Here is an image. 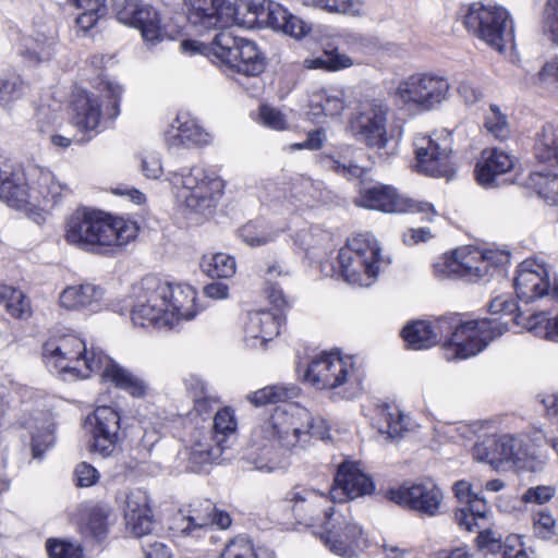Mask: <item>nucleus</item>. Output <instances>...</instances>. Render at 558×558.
Returning <instances> with one entry per match:
<instances>
[{"label":"nucleus","mask_w":558,"mask_h":558,"mask_svg":"<svg viewBox=\"0 0 558 558\" xmlns=\"http://www.w3.org/2000/svg\"><path fill=\"white\" fill-rule=\"evenodd\" d=\"M312 437L322 440L329 437L324 420L312 418L310 412L298 404L277 407L254 427L244 460L259 472L284 471Z\"/></svg>","instance_id":"f257e3e1"},{"label":"nucleus","mask_w":558,"mask_h":558,"mask_svg":"<svg viewBox=\"0 0 558 558\" xmlns=\"http://www.w3.org/2000/svg\"><path fill=\"white\" fill-rule=\"evenodd\" d=\"M43 360L50 372L66 381L99 374L102 381L134 398H144L150 390L142 377L121 366L100 349H88L84 339L73 332L52 335L43 345Z\"/></svg>","instance_id":"f03ea898"},{"label":"nucleus","mask_w":558,"mask_h":558,"mask_svg":"<svg viewBox=\"0 0 558 558\" xmlns=\"http://www.w3.org/2000/svg\"><path fill=\"white\" fill-rule=\"evenodd\" d=\"M196 296L195 289L189 284L146 276L131 289V320L137 327L170 329L197 315Z\"/></svg>","instance_id":"7ed1b4c3"},{"label":"nucleus","mask_w":558,"mask_h":558,"mask_svg":"<svg viewBox=\"0 0 558 558\" xmlns=\"http://www.w3.org/2000/svg\"><path fill=\"white\" fill-rule=\"evenodd\" d=\"M299 377L316 390L340 399H354L364 390L365 371L352 355L323 352L306 365L298 366Z\"/></svg>","instance_id":"20e7f679"},{"label":"nucleus","mask_w":558,"mask_h":558,"mask_svg":"<svg viewBox=\"0 0 558 558\" xmlns=\"http://www.w3.org/2000/svg\"><path fill=\"white\" fill-rule=\"evenodd\" d=\"M430 324L436 336V344L444 341L442 353L447 361L465 360L476 355L507 329V323L499 319L460 324L453 316H444Z\"/></svg>","instance_id":"39448f33"},{"label":"nucleus","mask_w":558,"mask_h":558,"mask_svg":"<svg viewBox=\"0 0 558 558\" xmlns=\"http://www.w3.org/2000/svg\"><path fill=\"white\" fill-rule=\"evenodd\" d=\"M180 47L184 53L213 58L227 70L245 76H257L265 69V59L256 44L231 32H219L210 44L185 39Z\"/></svg>","instance_id":"423d86ee"},{"label":"nucleus","mask_w":558,"mask_h":558,"mask_svg":"<svg viewBox=\"0 0 558 558\" xmlns=\"http://www.w3.org/2000/svg\"><path fill=\"white\" fill-rule=\"evenodd\" d=\"M166 181L172 186L178 203L204 217L213 214L225 190L223 180L215 171L199 166L170 171Z\"/></svg>","instance_id":"0eeeda50"},{"label":"nucleus","mask_w":558,"mask_h":558,"mask_svg":"<svg viewBox=\"0 0 558 558\" xmlns=\"http://www.w3.org/2000/svg\"><path fill=\"white\" fill-rule=\"evenodd\" d=\"M508 259L509 255L502 251L465 245L440 256L434 264V272L439 278L476 281L493 275Z\"/></svg>","instance_id":"6e6552de"},{"label":"nucleus","mask_w":558,"mask_h":558,"mask_svg":"<svg viewBox=\"0 0 558 558\" xmlns=\"http://www.w3.org/2000/svg\"><path fill=\"white\" fill-rule=\"evenodd\" d=\"M342 278L352 286L371 287L385 264L380 246L371 233H359L348 239L338 254Z\"/></svg>","instance_id":"1a4fd4ad"},{"label":"nucleus","mask_w":558,"mask_h":558,"mask_svg":"<svg viewBox=\"0 0 558 558\" xmlns=\"http://www.w3.org/2000/svg\"><path fill=\"white\" fill-rule=\"evenodd\" d=\"M98 92L106 98L102 108L100 97L87 90H78L73 100V122L84 133L96 135L106 121H113L120 114L123 86L109 78H102L97 85Z\"/></svg>","instance_id":"9d476101"},{"label":"nucleus","mask_w":558,"mask_h":558,"mask_svg":"<svg viewBox=\"0 0 558 558\" xmlns=\"http://www.w3.org/2000/svg\"><path fill=\"white\" fill-rule=\"evenodd\" d=\"M463 23L469 32L499 52L513 38L512 20L500 5L472 3L466 9Z\"/></svg>","instance_id":"9b49d317"},{"label":"nucleus","mask_w":558,"mask_h":558,"mask_svg":"<svg viewBox=\"0 0 558 558\" xmlns=\"http://www.w3.org/2000/svg\"><path fill=\"white\" fill-rule=\"evenodd\" d=\"M450 83L435 72H415L401 80L393 96L403 106L429 111L448 99Z\"/></svg>","instance_id":"f8f14e48"},{"label":"nucleus","mask_w":558,"mask_h":558,"mask_svg":"<svg viewBox=\"0 0 558 558\" xmlns=\"http://www.w3.org/2000/svg\"><path fill=\"white\" fill-rule=\"evenodd\" d=\"M138 230L137 223L131 219L96 210L86 253L116 256L136 239Z\"/></svg>","instance_id":"ddd939ff"},{"label":"nucleus","mask_w":558,"mask_h":558,"mask_svg":"<svg viewBox=\"0 0 558 558\" xmlns=\"http://www.w3.org/2000/svg\"><path fill=\"white\" fill-rule=\"evenodd\" d=\"M324 527L320 539L332 554L353 558L362 551L366 542L364 531L353 518L348 504L340 502L333 512L330 511Z\"/></svg>","instance_id":"4468645a"},{"label":"nucleus","mask_w":558,"mask_h":558,"mask_svg":"<svg viewBox=\"0 0 558 558\" xmlns=\"http://www.w3.org/2000/svg\"><path fill=\"white\" fill-rule=\"evenodd\" d=\"M414 169L434 178L450 179L454 174L452 162V140L447 131L416 134L413 140Z\"/></svg>","instance_id":"2eb2a0df"},{"label":"nucleus","mask_w":558,"mask_h":558,"mask_svg":"<svg viewBox=\"0 0 558 558\" xmlns=\"http://www.w3.org/2000/svg\"><path fill=\"white\" fill-rule=\"evenodd\" d=\"M354 204L386 214L416 213L423 215V219L427 221H432L433 217L437 215L433 204L410 198L399 194L393 186L384 184L362 189L355 197Z\"/></svg>","instance_id":"dca6fc26"},{"label":"nucleus","mask_w":558,"mask_h":558,"mask_svg":"<svg viewBox=\"0 0 558 558\" xmlns=\"http://www.w3.org/2000/svg\"><path fill=\"white\" fill-rule=\"evenodd\" d=\"M386 497L396 505L422 517L433 518L442 513L444 492L432 478L391 487L387 490Z\"/></svg>","instance_id":"f3484780"},{"label":"nucleus","mask_w":558,"mask_h":558,"mask_svg":"<svg viewBox=\"0 0 558 558\" xmlns=\"http://www.w3.org/2000/svg\"><path fill=\"white\" fill-rule=\"evenodd\" d=\"M114 12L121 24L138 29L144 43L149 47L172 39L160 12L142 0H124L117 4Z\"/></svg>","instance_id":"a211bd4d"},{"label":"nucleus","mask_w":558,"mask_h":558,"mask_svg":"<svg viewBox=\"0 0 558 558\" xmlns=\"http://www.w3.org/2000/svg\"><path fill=\"white\" fill-rule=\"evenodd\" d=\"M517 296L525 303L542 298L558 301V277L551 278V268L536 258L523 260L513 280Z\"/></svg>","instance_id":"6ab92c4d"},{"label":"nucleus","mask_w":558,"mask_h":558,"mask_svg":"<svg viewBox=\"0 0 558 558\" xmlns=\"http://www.w3.org/2000/svg\"><path fill=\"white\" fill-rule=\"evenodd\" d=\"M388 107L380 100L362 102L349 121V130L368 147L384 149L388 144Z\"/></svg>","instance_id":"aec40b11"},{"label":"nucleus","mask_w":558,"mask_h":558,"mask_svg":"<svg viewBox=\"0 0 558 558\" xmlns=\"http://www.w3.org/2000/svg\"><path fill=\"white\" fill-rule=\"evenodd\" d=\"M544 435L537 432L534 437L498 435L500 468L505 464L518 471L537 472L546 464V457L536 453L535 446Z\"/></svg>","instance_id":"412c9836"},{"label":"nucleus","mask_w":558,"mask_h":558,"mask_svg":"<svg viewBox=\"0 0 558 558\" xmlns=\"http://www.w3.org/2000/svg\"><path fill=\"white\" fill-rule=\"evenodd\" d=\"M295 520L305 525L323 524L328 521V514L338 508L337 500L318 489L295 486L288 497Z\"/></svg>","instance_id":"4be33fe9"},{"label":"nucleus","mask_w":558,"mask_h":558,"mask_svg":"<svg viewBox=\"0 0 558 558\" xmlns=\"http://www.w3.org/2000/svg\"><path fill=\"white\" fill-rule=\"evenodd\" d=\"M87 420L92 426L90 451L102 458L113 457L122 440L120 413L111 407L104 405L98 407Z\"/></svg>","instance_id":"5701e85b"},{"label":"nucleus","mask_w":558,"mask_h":558,"mask_svg":"<svg viewBox=\"0 0 558 558\" xmlns=\"http://www.w3.org/2000/svg\"><path fill=\"white\" fill-rule=\"evenodd\" d=\"M110 305L105 288L89 281L69 284L58 296V306L66 312L98 314Z\"/></svg>","instance_id":"b1692460"},{"label":"nucleus","mask_w":558,"mask_h":558,"mask_svg":"<svg viewBox=\"0 0 558 558\" xmlns=\"http://www.w3.org/2000/svg\"><path fill=\"white\" fill-rule=\"evenodd\" d=\"M187 21L197 32L221 31L231 27L233 14L230 0H182Z\"/></svg>","instance_id":"393cba45"},{"label":"nucleus","mask_w":558,"mask_h":558,"mask_svg":"<svg viewBox=\"0 0 558 558\" xmlns=\"http://www.w3.org/2000/svg\"><path fill=\"white\" fill-rule=\"evenodd\" d=\"M168 149L201 148L214 142V135L189 112H180L163 132Z\"/></svg>","instance_id":"a878e982"},{"label":"nucleus","mask_w":558,"mask_h":558,"mask_svg":"<svg viewBox=\"0 0 558 558\" xmlns=\"http://www.w3.org/2000/svg\"><path fill=\"white\" fill-rule=\"evenodd\" d=\"M374 489L372 478L359 462L344 461L338 466L331 488L332 498L337 504H348V500L369 495Z\"/></svg>","instance_id":"bb28decb"},{"label":"nucleus","mask_w":558,"mask_h":558,"mask_svg":"<svg viewBox=\"0 0 558 558\" xmlns=\"http://www.w3.org/2000/svg\"><path fill=\"white\" fill-rule=\"evenodd\" d=\"M225 448L211 430L198 428L192 433L181 458L186 463V470L198 473L205 465L218 460Z\"/></svg>","instance_id":"cd10ccee"},{"label":"nucleus","mask_w":558,"mask_h":558,"mask_svg":"<svg viewBox=\"0 0 558 558\" xmlns=\"http://www.w3.org/2000/svg\"><path fill=\"white\" fill-rule=\"evenodd\" d=\"M284 324L282 314L266 310L248 312L244 322V341L247 347L258 348L271 341L280 333Z\"/></svg>","instance_id":"c85d7f7f"},{"label":"nucleus","mask_w":558,"mask_h":558,"mask_svg":"<svg viewBox=\"0 0 558 558\" xmlns=\"http://www.w3.org/2000/svg\"><path fill=\"white\" fill-rule=\"evenodd\" d=\"M123 514L126 529L136 537L149 534L154 526L150 498L146 490L134 488L124 500Z\"/></svg>","instance_id":"c756f323"},{"label":"nucleus","mask_w":558,"mask_h":558,"mask_svg":"<svg viewBox=\"0 0 558 558\" xmlns=\"http://www.w3.org/2000/svg\"><path fill=\"white\" fill-rule=\"evenodd\" d=\"M514 166L513 158L498 148H485L475 166L478 184L485 189L496 186L497 179L509 172Z\"/></svg>","instance_id":"7c9ffc66"},{"label":"nucleus","mask_w":558,"mask_h":558,"mask_svg":"<svg viewBox=\"0 0 558 558\" xmlns=\"http://www.w3.org/2000/svg\"><path fill=\"white\" fill-rule=\"evenodd\" d=\"M57 36L54 32L35 35H22L17 44L19 54L28 64H38L48 61L56 52Z\"/></svg>","instance_id":"2f4dec72"},{"label":"nucleus","mask_w":558,"mask_h":558,"mask_svg":"<svg viewBox=\"0 0 558 558\" xmlns=\"http://www.w3.org/2000/svg\"><path fill=\"white\" fill-rule=\"evenodd\" d=\"M95 215L96 210L80 208L66 218L64 222V240L69 245L87 252Z\"/></svg>","instance_id":"473e14b6"},{"label":"nucleus","mask_w":558,"mask_h":558,"mask_svg":"<svg viewBox=\"0 0 558 558\" xmlns=\"http://www.w3.org/2000/svg\"><path fill=\"white\" fill-rule=\"evenodd\" d=\"M180 529L184 534H191L196 530H206L216 524L220 529H227L231 524V518L228 513L217 511L215 507L206 501L203 509H192L190 514L181 517Z\"/></svg>","instance_id":"72a5a7b5"},{"label":"nucleus","mask_w":558,"mask_h":558,"mask_svg":"<svg viewBox=\"0 0 558 558\" xmlns=\"http://www.w3.org/2000/svg\"><path fill=\"white\" fill-rule=\"evenodd\" d=\"M308 108V113L315 119L338 117L345 109L344 92L338 87L314 92L310 96Z\"/></svg>","instance_id":"f704fd0d"},{"label":"nucleus","mask_w":558,"mask_h":558,"mask_svg":"<svg viewBox=\"0 0 558 558\" xmlns=\"http://www.w3.org/2000/svg\"><path fill=\"white\" fill-rule=\"evenodd\" d=\"M409 417L396 405L383 404L375 410L374 426L387 440H396L408 429Z\"/></svg>","instance_id":"c9c22d12"},{"label":"nucleus","mask_w":558,"mask_h":558,"mask_svg":"<svg viewBox=\"0 0 558 558\" xmlns=\"http://www.w3.org/2000/svg\"><path fill=\"white\" fill-rule=\"evenodd\" d=\"M364 156L363 149L347 146L342 148L338 158H329V168L348 180L361 179L369 171L367 166L361 163Z\"/></svg>","instance_id":"e433bc0d"},{"label":"nucleus","mask_w":558,"mask_h":558,"mask_svg":"<svg viewBox=\"0 0 558 558\" xmlns=\"http://www.w3.org/2000/svg\"><path fill=\"white\" fill-rule=\"evenodd\" d=\"M303 7L330 15L361 17L366 14L363 0H301Z\"/></svg>","instance_id":"4c0bfd02"},{"label":"nucleus","mask_w":558,"mask_h":558,"mask_svg":"<svg viewBox=\"0 0 558 558\" xmlns=\"http://www.w3.org/2000/svg\"><path fill=\"white\" fill-rule=\"evenodd\" d=\"M81 12L76 16L77 28L84 33L96 27L108 13L112 0H70Z\"/></svg>","instance_id":"58836bf2"},{"label":"nucleus","mask_w":558,"mask_h":558,"mask_svg":"<svg viewBox=\"0 0 558 558\" xmlns=\"http://www.w3.org/2000/svg\"><path fill=\"white\" fill-rule=\"evenodd\" d=\"M111 508L105 504L87 506L84 509L82 531L97 541L107 536Z\"/></svg>","instance_id":"ea45409f"},{"label":"nucleus","mask_w":558,"mask_h":558,"mask_svg":"<svg viewBox=\"0 0 558 558\" xmlns=\"http://www.w3.org/2000/svg\"><path fill=\"white\" fill-rule=\"evenodd\" d=\"M0 306L16 319H28L32 316L31 300L22 290L12 286L0 284Z\"/></svg>","instance_id":"a19ab883"},{"label":"nucleus","mask_w":558,"mask_h":558,"mask_svg":"<svg viewBox=\"0 0 558 558\" xmlns=\"http://www.w3.org/2000/svg\"><path fill=\"white\" fill-rule=\"evenodd\" d=\"M267 0H238L232 2L231 26L253 28L260 24Z\"/></svg>","instance_id":"79ce46f5"},{"label":"nucleus","mask_w":558,"mask_h":558,"mask_svg":"<svg viewBox=\"0 0 558 558\" xmlns=\"http://www.w3.org/2000/svg\"><path fill=\"white\" fill-rule=\"evenodd\" d=\"M354 64L353 59L340 52L337 48L325 49L317 57H308L303 60V65L307 70H322L326 72H337Z\"/></svg>","instance_id":"37998d69"},{"label":"nucleus","mask_w":558,"mask_h":558,"mask_svg":"<svg viewBox=\"0 0 558 558\" xmlns=\"http://www.w3.org/2000/svg\"><path fill=\"white\" fill-rule=\"evenodd\" d=\"M402 337L409 348L413 350L428 349L436 344L433 326L427 320H416L402 329Z\"/></svg>","instance_id":"c03bdc74"},{"label":"nucleus","mask_w":558,"mask_h":558,"mask_svg":"<svg viewBox=\"0 0 558 558\" xmlns=\"http://www.w3.org/2000/svg\"><path fill=\"white\" fill-rule=\"evenodd\" d=\"M530 185L549 205H558V174L537 169L530 175Z\"/></svg>","instance_id":"a18cd8bd"},{"label":"nucleus","mask_w":558,"mask_h":558,"mask_svg":"<svg viewBox=\"0 0 558 558\" xmlns=\"http://www.w3.org/2000/svg\"><path fill=\"white\" fill-rule=\"evenodd\" d=\"M299 389L291 386L274 385L251 392L246 396V400L255 407H262L269 403L286 402L298 397Z\"/></svg>","instance_id":"49530a36"},{"label":"nucleus","mask_w":558,"mask_h":558,"mask_svg":"<svg viewBox=\"0 0 558 558\" xmlns=\"http://www.w3.org/2000/svg\"><path fill=\"white\" fill-rule=\"evenodd\" d=\"M201 268L211 278H230L235 274V259L226 253H207L202 257Z\"/></svg>","instance_id":"de8ad7c7"},{"label":"nucleus","mask_w":558,"mask_h":558,"mask_svg":"<svg viewBox=\"0 0 558 558\" xmlns=\"http://www.w3.org/2000/svg\"><path fill=\"white\" fill-rule=\"evenodd\" d=\"M282 231L262 222H248L239 229V236L246 245L256 247L272 242Z\"/></svg>","instance_id":"09e8293b"},{"label":"nucleus","mask_w":558,"mask_h":558,"mask_svg":"<svg viewBox=\"0 0 558 558\" xmlns=\"http://www.w3.org/2000/svg\"><path fill=\"white\" fill-rule=\"evenodd\" d=\"M220 558H276L272 550L266 547L254 548L250 539L235 537L230 541L220 554Z\"/></svg>","instance_id":"8fccbe9b"},{"label":"nucleus","mask_w":558,"mask_h":558,"mask_svg":"<svg viewBox=\"0 0 558 558\" xmlns=\"http://www.w3.org/2000/svg\"><path fill=\"white\" fill-rule=\"evenodd\" d=\"M535 155L539 162L558 165V129L553 125L543 128L536 140Z\"/></svg>","instance_id":"3c124183"},{"label":"nucleus","mask_w":558,"mask_h":558,"mask_svg":"<svg viewBox=\"0 0 558 558\" xmlns=\"http://www.w3.org/2000/svg\"><path fill=\"white\" fill-rule=\"evenodd\" d=\"M238 418L235 411L231 407L219 409L214 416L211 433L226 446L228 440L236 434Z\"/></svg>","instance_id":"603ef678"},{"label":"nucleus","mask_w":558,"mask_h":558,"mask_svg":"<svg viewBox=\"0 0 558 558\" xmlns=\"http://www.w3.org/2000/svg\"><path fill=\"white\" fill-rule=\"evenodd\" d=\"M524 327L535 336L558 341V315L550 319L544 312H537L526 318Z\"/></svg>","instance_id":"864d4df0"},{"label":"nucleus","mask_w":558,"mask_h":558,"mask_svg":"<svg viewBox=\"0 0 558 558\" xmlns=\"http://www.w3.org/2000/svg\"><path fill=\"white\" fill-rule=\"evenodd\" d=\"M498 436H489L474 444L472 457L478 462H485L495 470L500 468Z\"/></svg>","instance_id":"5fc2aeb1"},{"label":"nucleus","mask_w":558,"mask_h":558,"mask_svg":"<svg viewBox=\"0 0 558 558\" xmlns=\"http://www.w3.org/2000/svg\"><path fill=\"white\" fill-rule=\"evenodd\" d=\"M489 310L493 314H502L496 319L507 323V329L504 331V333L509 329L510 322L515 323L517 325L522 324L523 326L526 323V320L524 323L522 322L521 315H514L518 310L517 303L507 296L501 295L493 299L489 304ZM494 319L495 318H485L484 320Z\"/></svg>","instance_id":"6e6d98bb"},{"label":"nucleus","mask_w":558,"mask_h":558,"mask_svg":"<svg viewBox=\"0 0 558 558\" xmlns=\"http://www.w3.org/2000/svg\"><path fill=\"white\" fill-rule=\"evenodd\" d=\"M484 126L497 140L505 141L510 135L507 116L496 105H490L486 111Z\"/></svg>","instance_id":"4d7b16f0"},{"label":"nucleus","mask_w":558,"mask_h":558,"mask_svg":"<svg viewBox=\"0 0 558 558\" xmlns=\"http://www.w3.org/2000/svg\"><path fill=\"white\" fill-rule=\"evenodd\" d=\"M533 84L541 89L558 95V57L544 63L533 77Z\"/></svg>","instance_id":"13d9d810"},{"label":"nucleus","mask_w":558,"mask_h":558,"mask_svg":"<svg viewBox=\"0 0 558 558\" xmlns=\"http://www.w3.org/2000/svg\"><path fill=\"white\" fill-rule=\"evenodd\" d=\"M258 122L274 131H284L289 129V122L286 114L268 105H262L259 107Z\"/></svg>","instance_id":"bf43d9fd"},{"label":"nucleus","mask_w":558,"mask_h":558,"mask_svg":"<svg viewBox=\"0 0 558 558\" xmlns=\"http://www.w3.org/2000/svg\"><path fill=\"white\" fill-rule=\"evenodd\" d=\"M287 19H289V11L286 8L270 0L265 2V10L260 24L264 23L266 26L281 32L284 23H287Z\"/></svg>","instance_id":"052dcab7"},{"label":"nucleus","mask_w":558,"mask_h":558,"mask_svg":"<svg viewBox=\"0 0 558 558\" xmlns=\"http://www.w3.org/2000/svg\"><path fill=\"white\" fill-rule=\"evenodd\" d=\"M436 430L442 434L449 440L463 441L470 440L474 436V434L477 432V424H469L463 422L450 423L438 426Z\"/></svg>","instance_id":"680f3d73"},{"label":"nucleus","mask_w":558,"mask_h":558,"mask_svg":"<svg viewBox=\"0 0 558 558\" xmlns=\"http://www.w3.org/2000/svg\"><path fill=\"white\" fill-rule=\"evenodd\" d=\"M47 550L50 558H83V548L80 544L63 539H49Z\"/></svg>","instance_id":"e2e57ef3"},{"label":"nucleus","mask_w":558,"mask_h":558,"mask_svg":"<svg viewBox=\"0 0 558 558\" xmlns=\"http://www.w3.org/2000/svg\"><path fill=\"white\" fill-rule=\"evenodd\" d=\"M38 131L46 132L50 130L51 133L64 136H76L69 122L63 121L60 117L54 113H41L38 119Z\"/></svg>","instance_id":"0e129e2a"},{"label":"nucleus","mask_w":558,"mask_h":558,"mask_svg":"<svg viewBox=\"0 0 558 558\" xmlns=\"http://www.w3.org/2000/svg\"><path fill=\"white\" fill-rule=\"evenodd\" d=\"M534 533L543 539H551L558 535V524L554 517L547 511H538L534 515Z\"/></svg>","instance_id":"69168bd1"},{"label":"nucleus","mask_w":558,"mask_h":558,"mask_svg":"<svg viewBox=\"0 0 558 558\" xmlns=\"http://www.w3.org/2000/svg\"><path fill=\"white\" fill-rule=\"evenodd\" d=\"M477 546L481 551L488 555H495L499 551L504 553L505 541L501 539V535L496 531L485 527L478 532Z\"/></svg>","instance_id":"338daca9"},{"label":"nucleus","mask_w":558,"mask_h":558,"mask_svg":"<svg viewBox=\"0 0 558 558\" xmlns=\"http://www.w3.org/2000/svg\"><path fill=\"white\" fill-rule=\"evenodd\" d=\"M99 480V471L87 462L78 463L73 471V482L77 487H92L96 485Z\"/></svg>","instance_id":"774afa93"}]
</instances>
